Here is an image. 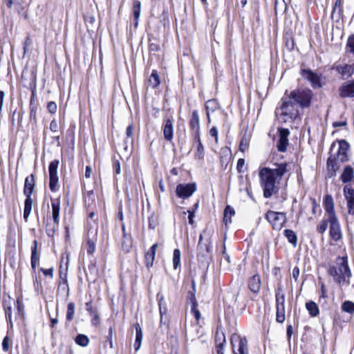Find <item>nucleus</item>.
I'll return each mask as SVG.
<instances>
[{"label":"nucleus","mask_w":354,"mask_h":354,"mask_svg":"<svg viewBox=\"0 0 354 354\" xmlns=\"http://www.w3.org/2000/svg\"><path fill=\"white\" fill-rule=\"evenodd\" d=\"M337 157L333 158L332 156L328 158L327 160V167L328 169L333 171L334 173H335L336 170V164H337Z\"/></svg>","instance_id":"obj_43"},{"label":"nucleus","mask_w":354,"mask_h":354,"mask_svg":"<svg viewBox=\"0 0 354 354\" xmlns=\"http://www.w3.org/2000/svg\"><path fill=\"white\" fill-rule=\"evenodd\" d=\"M266 219L272 225L274 230H280L286 222V214L274 211H268L266 215Z\"/></svg>","instance_id":"obj_7"},{"label":"nucleus","mask_w":354,"mask_h":354,"mask_svg":"<svg viewBox=\"0 0 354 354\" xmlns=\"http://www.w3.org/2000/svg\"><path fill=\"white\" fill-rule=\"evenodd\" d=\"M188 213H189V216H188V218H189V223L190 224H192L193 222H194V212H192V211H189L188 210Z\"/></svg>","instance_id":"obj_63"},{"label":"nucleus","mask_w":354,"mask_h":354,"mask_svg":"<svg viewBox=\"0 0 354 354\" xmlns=\"http://www.w3.org/2000/svg\"><path fill=\"white\" fill-rule=\"evenodd\" d=\"M85 201L86 202H88L90 203V202L93 203L94 201H95V195H94V192L93 191H88L86 194H85Z\"/></svg>","instance_id":"obj_50"},{"label":"nucleus","mask_w":354,"mask_h":354,"mask_svg":"<svg viewBox=\"0 0 354 354\" xmlns=\"http://www.w3.org/2000/svg\"><path fill=\"white\" fill-rule=\"evenodd\" d=\"M314 96L313 91L307 88H299L290 93L288 92V97L297 104L299 108L306 109L311 105V100Z\"/></svg>","instance_id":"obj_4"},{"label":"nucleus","mask_w":354,"mask_h":354,"mask_svg":"<svg viewBox=\"0 0 354 354\" xmlns=\"http://www.w3.org/2000/svg\"><path fill=\"white\" fill-rule=\"evenodd\" d=\"M330 223V236L333 240L337 241L342 239V232L337 217L328 218Z\"/></svg>","instance_id":"obj_13"},{"label":"nucleus","mask_w":354,"mask_h":354,"mask_svg":"<svg viewBox=\"0 0 354 354\" xmlns=\"http://www.w3.org/2000/svg\"><path fill=\"white\" fill-rule=\"evenodd\" d=\"M328 273L333 277V280L340 286L349 285L352 274L347 257H337L335 263L330 266Z\"/></svg>","instance_id":"obj_3"},{"label":"nucleus","mask_w":354,"mask_h":354,"mask_svg":"<svg viewBox=\"0 0 354 354\" xmlns=\"http://www.w3.org/2000/svg\"><path fill=\"white\" fill-rule=\"evenodd\" d=\"M35 187V177L33 174L28 176L25 179L24 194L26 196H31Z\"/></svg>","instance_id":"obj_20"},{"label":"nucleus","mask_w":354,"mask_h":354,"mask_svg":"<svg viewBox=\"0 0 354 354\" xmlns=\"http://www.w3.org/2000/svg\"><path fill=\"white\" fill-rule=\"evenodd\" d=\"M218 104L215 100H207L205 103V109L208 121L210 122L209 113L214 112L218 109Z\"/></svg>","instance_id":"obj_32"},{"label":"nucleus","mask_w":354,"mask_h":354,"mask_svg":"<svg viewBox=\"0 0 354 354\" xmlns=\"http://www.w3.org/2000/svg\"><path fill=\"white\" fill-rule=\"evenodd\" d=\"M354 175L353 169L348 165L344 169V171L341 175V179L343 183H348L352 180Z\"/></svg>","instance_id":"obj_27"},{"label":"nucleus","mask_w":354,"mask_h":354,"mask_svg":"<svg viewBox=\"0 0 354 354\" xmlns=\"http://www.w3.org/2000/svg\"><path fill=\"white\" fill-rule=\"evenodd\" d=\"M211 239L209 234L207 230H204L200 234L199 241L197 246V255L199 259L204 261L210 253Z\"/></svg>","instance_id":"obj_5"},{"label":"nucleus","mask_w":354,"mask_h":354,"mask_svg":"<svg viewBox=\"0 0 354 354\" xmlns=\"http://www.w3.org/2000/svg\"><path fill=\"white\" fill-rule=\"evenodd\" d=\"M136 329V340L142 342V331L139 324L135 325Z\"/></svg>","instance_id":"obj_47"},{"label":"nucleus","mask_w":354,"mask_h":354,"mask_svg":"<svg viewBox=\"0 0 354 354\" xmlns=\"http://www.w3.org/2000/svg\"><path fill=\"white\" fill-rule=\"evenodd\" d=\"M276 320L279 323H283L285 321V308H277Z\"/></svg>","instance_id":"obj_42"},{"label":"nucleus","mask_w":354,"mask_h":354,"mask_svg":"<svg viewBox=\"0 0 354 354\" xmlns=\"http://www.w3.org/2000/svg\"><path fill=\"white\" fill-rule=\"evenodd\" d=\"M191 312L194 314V317H196V319L197 320H198L200 319L201 313L197 308L194 309V310H191Z\"/></svg>","instance_id":"obj_62"},{"label":"nucleus","mask_w":354,"mask_h":354,"mask_svg":"<svg viewBox=\"0 0 354 354\" xmlns=\"http://www.w3.org/2000/svg\"><path fill=\"white\" fill-rule=\"evenodd\" d=\"M302 77L310 82L313 88H319L322 86V77L309 69L301 71Z\"/></svg>","instance_id":"obj_9"},{"label":"nucleus","mask_w":354,"mask_h":354,"mask_svg":"<svg viewBox=\"0 0 354 354\" xmlns=\"http://www.w3.org/2000/svg\"><path fill=\"white\" fill-rule=\"evenodd\" d=\"M91 171H92V170H91V167L90 166H86V171H85V177L86 178H90L91 174Z\"/></svg>","instance_id":"obj_61"},{"label":"nucleus","mask_w":354,"mask_h":354,"mask_svg":"<svg viewBox=\"0 0 354 354\" xmlns=\"http://www.w3.org/2000/svg\"><path fill=\"white\" fill-rule=\"evenodd\" d=\"M230 343L233 354H249L248 341L245 337L234 333L231 336Z\"/></svg>","instance_id":"obj_6"},{"label":"nucleus","mask_w":354,"mask_h":354,"mask_svg":"<svg viewBox=\"0 0 354 354\" xmlns=\"http://www.w3.org/2000/svg\"><path fill=\"white\" fill-rule=\"evenodd\" d=\"M197 159H203L204 157V147L202 142H200L197 146V150L195 154Z\"/></svg>","instance_id":"obj_45"},{"label":"nucleus","mask_w":354,"mask_h":354,"mask_svg":"<svg viewBox=\"0 0 354 354\" xmlns=\"http://www.w3.org/2000/svg\"><path fill=\"white\" fill-rule=\"evenodd\" d=\"M5 97V93L3 91H0V112L2 111L3 100Z\"/></svg>","instance_id":"obj_58"},{"label":"nucleus","mask_w":354,"mask_h":354,"mask_svg":"<svg viewBox=\"0 0 354 354\" xmlns=\"http://www.w3.org/2000/svg\"><path fill=\"white\" fill-rule=\"evenodd\" d=\"M86 310L88 312L91 317H92L91 323L94 326H97L100 322V317L98 315V312L96 308H93L92 306L91 302H86Z\"/></svg>","instance_id":"obj_19"},{"label":"nucleus","mask_w":354,"mask_h":354,"mask_svg":"<svg viewBox=\"0 0 354 354\" xmlns=\"http://www.w3.org/2000/svg\"><path fill=\"white\" fill-rule=\"evenodd\" d=\"M225 342V336L224 333L223 332H219L218 330H217L215 337L216 350L218 348H221V347L223 348Z\"/></svg>","instance_id":"obj_34"},{"label":"nucleus","mask_w":354,"mask_h":354,"mask_svg":"<svg viewBox=\"0 0 354 354\" xmlns=\"http://www.w3.org/2000/svg\"><path fill=\"white\" fill-rule=\"evenodd\" d=\"M276 114L279 120L284 123H292L301 120L299 106L288 97V91L281 99Z\"/></svg>","instance_id":"obj_2"},{"label":"nucleus","mask_w":354,"mask_h":354,"mask_svg":"<svg viewBox=\"0 0 354 354\" xmlns=\"http://www.w3.org/2000/svg\"><path fill=\"white\" fill-rule=\"evenodd\" d=\"M52 215L55 223L58 224L59 218L60 202L59 199H51Z\"/></svg>","instance_id":"obj_25"},{"label":"nucleus","mask_w":354,"mask_h":354,"mask_svg":"<svg viewBox=\"0 0 354 354\" xmlns=\"http://www.w3.org/2000/svg\"><path fill=\"white\" fill-rule=\"evenodd\" d=\"M324 207L326 212L328 213V218L337 217L334 210V203L331 196L326 195L324 199Z\"/></svg>","instance_id":"obj_18"},{"label":"nucleus","mask_w":354,"mask_h":354,"mask_svg":"<svg viewBox=\"0 0 354 354\" xmlns=\"http://www.w3.org/2000/svg\"><path fill=\"white\" fill-rule=\"evenodd\" d=\"M244 163H245L244 159H243V158L239 159V160L237 162V169L240 170L241 168L243 166Z\"/></svg>","instance_id":"obj_64"},{"label":"nucleus","mask_w":354,"mask_h":354,"mask_svg":"<svg viewBox=\"0 0 354 354\" xmlns=\"http://www.w3.org/2000/svg\"><path fill=\"white\" fill-rule=\"evenodd\" d=\"M290 132L287 129L279 130V138L277 144V147L279 151L283 152L286 150L288 145V136Z\"/></svg>","instance_id":"obj_17"},{"label":"nucleus","mask_w":354,"mask_h":354,"mask_svg":"<svg viewBox=\"0 0 354 354\" xmlns=\"http://www.w3.org/2000/svg\"><path fill=\"white\" fill-rule=\"evenodd\" d=\"M32 199L31 196H26L24 203V218L26 222H28L29 216L32 211Z\"/></svg>","instance_id":"obj_28"},{"label":"nucleus","mask_w":354,"mask_h":354,"mask_svg":"<svg viewBox=\"0 0 354 354\" xmlns=\"http://www.w3.org/2000/svg\"><path fill=\"white\" fill-rule=\"evenodd\" d=\"M75 342L77 344L85 347L88 346L89 343V339L88 337L83 334H79L76 336L75 339Z\"/></svg>","instance_id":"obj_37"},{"label":"nucleus","mask_w":354,"mask_h":354,"mask_svg":"<svg viewBox=\"0 0 354 354\" xmlns=\"http://www.w3.org/2000/svg\"><path fill=\"white\" fill-rule=\"evenodd\" d=\"M284 235L288 239V241L294 246L297 243V237L295 233L291 230H285Z\"/></svg>","instance_id":"obj_36"},{"label":"nucleus","mask_w":354,"mask_h":354,"mask_svg":"<svg viewBox=\"0 0 354 354\" xmlns=\"http://www.w3.org/2000/svg\"><path fill=\"white\" fill-rule=\"evenodd\" d=\"M285 295L281 292L280 288L276 292V308H285Z\"/></svg>","instance_id":"obj_35"},{"label":"nucleus","mask_w":354,"mask_h":354,"mask_svg":"<svg viewBox=\"0 0 354 354\" xmlns=\"http://www.w3.org/2000/svg\"><path fill=\"white\" fill-rule=\"evenodd\" d=\"M141 3L138 0H135L133 3V14L134 17V26L137 27L138 25V19L140 15Z\"/></svg>","instance_id":"obj_29"},{"label":"nucleus","mask_w":354,"mask_h":354,"mask_svg":"<svg viewBox=\"0 0 354 354\" xmlns=\"http://www.w3.org/2000/svg\"><path fill=\"white\" fill-rule=\"evenodd\" d=\"M157 248H158V244L157 243L153 244L150 248L149 251L147 252L145 254V263H146V266L147 268L152 267V266L153 264V261H154Z\"/></svg>","instance_id":"obj_22"},{"label":"nucleus","mask_w":354,"mask_h":354,"mask_svg":"<svg viewBox=\"0 0 354 354\" xmlns=\"http://www.w3.org/2000/svg\"><path fill=\"white\" fill-rule=\"evenodd\" d=\"M339 91L341 97H354V80L344 83Z\"/></svg>","instance_id":"obj_16"},{"label":"nucleus","mask_w":354,"mask_h":354,"mask_svg":"<svg viewBox=\"0 0 354 354\" xmlns=\"http://www.w3.org/2000/svg\"><path fill=\"white\" fill-rule=\"evenodd\" d=\"M328 223H329L328 219L322 221V222L317 227V232L323 234L327 229Z\"/></svg>","instance_id":"obj_46"},{"label":"nucleus","mask_w":354,"mask_h":354,"mask_svg":"<svg viewBox=\"0 0 354 354\" xmlns=\"http://www.w3.org/2000/svg\"><path fill=\"white\" fill-rule=\"evenodd\" d=\"M196 190L195 183L179 184L176 187V195L180 198L190 197Z\"/></svg>","instance_id":"obj_10"},{"label":"nucleus","mask_w":354,"mask_h":354,"mask_svg":"<svg viewBox=\"0 0 354 354\" xmlns=\"http://www.w3.org/2000/svg\"><path fill=\"white\" fill-rule=\"evenodd\" d=\"M40 254L37 252V241H33V246L31 248V267L33 270H35L39 261Z\"/></svg>","instance_id":"obj_21"},{"label":"nucleus","mask_w":354,"mask_h":354,"mask_svg":"<svg viewBox=\"0 0 354 354\" xmlns=\"http://www.w3.org/2000/svg\"><path fill=\"white\" fill-rule=\"evenodd\" d=\"M181 253L179 249H175L173 253V266L176 270L180 264Z\"/></svg>","instance_id":"obj_40"},{"label":"nucleus","mask_w":354,"mask_h":354,"mask_svg":"<svg viewBox=\"0 0 354 354\" xmlns=\"http://www.w3.org/2000/svg\"><path fill=\"white\" fill-rule=\"evenodd\" d=\"M97 234V226H91L88 230V241H87V253L93 254L95 250V240Z\"/></svg>","instance_id":"obj_11"},{"label":"nucleus","mask_w":354,"mask_h":354,"mask_svg":"<svg viewBox=\"0 0 354 354\" xmlns=\"http://www.w3.org/2000/svg\"><path fill=\"white\" fill-rule=\"evenodd\" d=\"M287 166V163L283 162L273 169L263 167L260 169L259 176L265 198H270L278 192L279 181L288 171Z\"/></svg>","instance_id":"obj_1"},{"label":"nucleus","mask_w":354,"mask_h":354,"mask_svg":"<svg viewBox=\"0 0 354 354\" xmlns=\"http://www.w3.org/2000/svg\"><path fill=\"white\" fill-rule=\"evenodd\" d=\"M341 308L342 311L353 314L354 313V303L351 301H345L342 304Z\"/></svg>","instance_id":"obj_39"},{"label":"nucleus","mask_w":354,"mask_h":354,"mask_svg":"<svg viewBox=\"0 0 354 354\" xmlns=\"http://www.w3.org/2000/svg\"><path fill=\"white\" fill-rule=\"evenodd\" d=\"M332 69L337 71L343 79H347L353 73L354 65L335 63L333 66Z\"/></svg>","instance_id":"obj_12"},{"label":"nucleus","mask_w":354,"mask_h":354,"mask_svg":"<svg viewBox=\"0 0 354 354\" xmlns=\"http://www.w3.org/2000/svg\"><path fill=\"white\" fill-rule=\"evenodd\" d=\"M41 271L43 272V274L46 276H49L51 278H53V268H50L49 269H44V268H41Z\"/></svg>","instance_id":"obj_54"},{"label":"nucleus","mask_w":354,"mask_h":354,"mask_svg":"<svg viewBox=\"0 0 354 354\" xmlns=\"http://www.w3.org/2000/svg\"><path fill=\"white\" fill-rule=\"evenodd\" d=\"M306 307L309 314L312 317H316L319 313V310L317 305L313 301H308L306 304Z\"/></svg>","instance_id":"obj_33"},{"label":"nucleus","mask_w":354,"mask_h":354,"mask_svg":"<svg viewBox=\"0 0 354 354\" xmlns=\"http://www.w3.org/2000/svg\"><path fill=\"white\" fill-rule=\"evenodd\" d=\"M248 287L254 293L259 292L261 288V279L259 274L252 276L248 281Z\"/></svg>","instance_id":"obj_23"},{"label":"nucleus","mask_w":354,"mask_h":354,"mask_svg":"<svg viewBox=\"0 0 354 354\" xmlns=\"http://www.w3.org/2000/svg\"><path fill=\"white\" fill-rule=\"evenodd\" d=\"M160 80L157 71L153 70L148 80L149 86L155 88L160 84Z\"/></svg>","instance_id":"obj_31"},{"label":"nucleus","mask_w":354,"mask_h":354,"mask_svg":"<svg viewBox=\"0 0 354 354\" xmlns=\"http://www.w3.org/2000/svg\"><path fill=\"white\" fill-rule=\"evenodd\" d=\"M248 140L245 138H243L239 145L240 151L244 152L248 148Z\"/></svg>","instance_id":"obj_49"},{"label":"nucleus","mask_w":354,"mask_h":354,"mask_svg":"<svg viewBox=\"0 0 354 354\" xmlns=\"http://www.w3.org/2000/svg\"><path fill=\"white\" fill-rule=\"evenodd\" d=\"M17 309L19 313L21 314L24 311V306L21 301L19 299L17 300Z\"/></svg>","instance_id":"obj_55"},{"label":"nucleus","mask_w":354,"mask_h":354,"mask_svg":"<svg viewBox=\"0 0 354 354\" xmlns=\"http://www.w3.org/2000/svg\"><path fill=\"white\" fill-rule=\"evenodd\" d=\"M343 0H335L333 11H332V17H333L335 14L338 15L339 17L343 12Z\"/></svg>","instance_id":"obj_38"},{"label":"nucleus","mask_w":354,"mask_h":354,"mask_svg":"<svg viewBox=\"0 0 354 354\" xmlns=\"http://www.w3.org/2000/svg\"><path fill=\"white\" fill-rule=\"evenodd\" d=\"M234 214V209L230 205H227L223 212V222L225 225H227L232 223V218Z\"/></svg>","instance_id":"obj_30"},{"label":"nucleus","mask_w":354,"mask_h":354,"mask_svg":"<svg viewBox=\"0 0 354 354\" xmlns=\"http://www.w3.org/2000/svg\"><path fill=\"white\" fill-rule=\"evenodd\" d=\"M163 296H161L158 299V305H159V311L160 314V323H162L163 315L167 313V308L165 306L162 305Z\"/></svg>","instance_id":"obj_44"},{"label":"nucleus","mask_w":354,"mask_h":354,"mask_svg":"<svg viewBox=\"0 0 354 354\" xmlns=\"http://www.w3.org/2000/svg\"><path fill=\"white\" fill-rule=\"evenodd\" d=\"M10 347V339L8 336H6L2 342V348L4 351H8Z\"/></svg>","instance_id":"obj_48"},{"label":"nucleus","mask_w":354,"mask_h":354,"mask_svg":"<svg viewBox=\"0 0 354 354\" xmlns=\"http://www.w3.org/2000/svg\"><path fill=\"white\" fill-rule=\"evenodd\" d=\"M349 148L348 143L342 140L339 142L337 151L336 153L337 160L340 162H344L348 160L347 151Z\"/></svg>","instance_id":"obj_14"},{"label":"nucleus","mask_w":354,"mask_h":354,"mask_svg":"<svg viewBox=\"0 0 354 354\" xmlns=\"http://www.w3.org/2000/svg\"><path fill=\"white\" fill-rule=\"evenodd\" d=\"M59 162L58 160L51 161L48 166L49 172V188L55 192L58 189L59 178L57 175V169Z\"/></svg>","instance_id":"obj_8"},{"label":"nucleus","mask_w":354,"mask_h":354,"mask_svg":"<svg viewBox=\"0 0 354 354\" xmlns=\"http://www.w3.org/2000/svg\"><path fill=\"white\" fill-rule=\"evenodd\" d=\"M47 109L50 113H55L57 111V106L55 102H50L48 103Z\"/></svg>","instance_id":"obj_52"},{"label":"nucleus","mask_w":354,"mask_h":354,"mask_svg":"<svg viewBox=\"0 0 354 354\" xmlns=\"http://www.w3.org/2000/svg\"><path fill=\"white\" fill-rule=\"evenodd\" d=\"M209 133L210 136H212V137L215 138L216 142H218V131H217L216 127H213L209 130Z\"/></svg>","instance_id":"obj_53"},{"label":"nucleus","mask_w":354,"mask_h":354,"mask_svg":"<svg viewBox=\"0 0 354 354\" xmlns=\"http://www.w3.org/2000/svg\"><path fill=\"white\" fill-rule=\"evenodd\" d=\"M189 127L194 131H200V120L197 110L192 111L189 120Z\"/></svg>","instance_id":"obj_26"},{"label":"nucleus","mask_w":354,"mask_h":354,"mask_svg":"<svg viewBox=\"0 0 354 354\" xmlns=\"http://www.w3.org/2000/svg\"><path fill=\"white\" fill-rule=\"evenodd\" d=\"M50 129L52 131L56 132L57 129V122L56 120H53L51 121L50 124Z\"/></svg>","instance_id":"obj_56"},{"label":"nucleus","mask_w":354,"mask_h":354,"mask_svg":"<svg viewBox=\"0 0 354 354\" xmlns=\"http://www.w3.org/2000/svg\"><path fill=\"white\" fill-rule=\"evenodd\" d=\"M164 138L167 140H171L173 138V122L171 119H167L163 126Z\"/></svg>","instance_id":"obj_24"},{"label":"nucleus","mask_w":354,"mask_h":354,"mask_svg":"<svg viewBox=\"0 0 354 354\" xmlns=\"http://www.w3.org/2000/svg\"><path fill=\"white\" fill-rule=\"evenodd\" d=\"M299 275V269L295 267L292 270V277L295 279H297Z\"/></svg>","instance_id":"obj_60"},{"label":"nucleus","mask_w":354,"mask_h":354,"mask_svg":"<svg viewBox=\"0 0 354 354\" xmlns=\"http://www.w3.org/2000/svg\"><path fill=\"white\" fill-rule=\"evenodd\" d=\"M344 193L347 201L348 212L354 215V189L351 185H346L344 187Z\"/></svg>","instance_id":"obj_15"},{"label":"nucleus","mask_w":354,"mask_h":354,"mask_svg":"<svg viewBox=\"0 0 354 354\" xmlns=\"http://www.w3.org/2000/svg\"><path fill=\"white\" fill-rule=\"evenodd\" d=\"M194 141L198 143V145L201 142V137H200V131H194Z\"/></svg>","instance_id":"obj_59"},{"label":"nucleus","mask_w":354,"mask_h":354,"mask_svg":"<svg viewBox=\"0 0 354 354\" xmlns=\"http://www.w3.org/2000/svg\"><path fill=\"white\" fill-rule=\"evenodd\" d=\"M75 315V304L71 302L68 304L66 311V319L67 321H71L74 318Z\"/></svg>","instance_id":"obj_41"},{"label":"nucleus","mask_w":354,"mask_h":354,"mask_svg":"<svg viewBox=\"0 0 354 354\" xmlns=\"http://www.w3.org/2000/svg\"><path fill=\"white\" fill-rule=\"evenodd\" d=\"M126 135L127 138H131L133 135V125L130 124L126 129Z\"/></svg>","instance_id":"obj_57"},{"label":"nucleus","mask_w":354,"mask_h":354,"mask_svg":"<svg viewBox=\"0 0 354 354\" xmlns=\"http://www.w3.org/2000/svg\"><path fill=\"white\" fill-rule=\"evenodd\" d=\"M347 48L348 50L354 53V35L348 37L347 41Z\"/></svg>","instance_id":"obj_51"}]
</instances>
